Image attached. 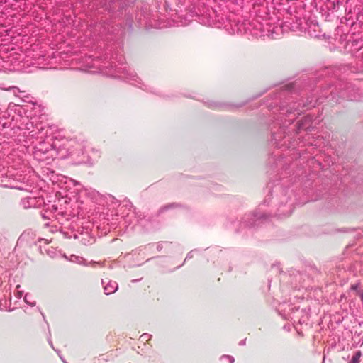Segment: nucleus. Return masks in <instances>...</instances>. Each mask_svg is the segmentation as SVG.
I'll list each match as a JSON object with an SVG mask.
<instances>
[{
	"instance_id": "obj_27",
	"label": "nucleus",
	"mask_w": 363,
	"mask_h": 363,
	"mask_svg": "<svg viewBox=\"0 0 363 363\" xmlns=\"http://www.w3.org/2000/svg\"><path fill=\"white\" fill-rule=\"evenodd\" d=\"M61 359L64 362V363H67L66 361L63 360L62 357H60Z\"/></svg>"
},
{
	"instance_id": "obj_1",
	"label": "nucleus",
	"mask_w": 363,
	"mask_h": 363,
	"mask_svg": "<svg viewBox=\"0 0 363 363\" xmlns=\"http://www.w3.org/2000/svg\"><path fill=\"white\" fill-rule=\"evenodd\" d=\"M21 130H25L23 136L26 137L23 145L28 148L31 147L34 157L40 161L47 159L45 155L55 150L54 142L50 143L45 140L48 135V128L42 123L34 124L28 118H23Z\"/></svg>"
},
{
	"instance_id": "obj_30",
	"label": "nucleus",
	"mask_w": 363,
	"mask_h": 363,
	"mask_svg": "<svg viewBox=\"0 0 363 363\" xmlns=\"http://www.w3.org/2000/svg\"><path fill=\"white\" fill-rule=\"evenodd\" d=\"M0 45H1V43H0Z\"/></svg>"
},
{
	"instance_id": "obj_5",
	"label": "nucleus",
	"mask_w": 363,
	"mask_h": 363,
	"mask_svg": "<svg viewBox=\"0 0 363 363\" xmlns=\"http://www.w3.org/2000/svg\"><path fill=\"white\" fill-rule=\"evenodd\" d=\"M194 0H166V4L169 7L176 6L181 11H182V7L184 8L185 10H189L191 13V16L194 15H200L201 12H198L195 11L194 8H191Z\"/></svg>"
},
{
	"instance_id": "obj_21",
	"label": "nucleus",
	"mask_w": 363,
	"mask_h": 363,
	"mask_svg": "<svg viewBox=\"0 0 363 363\" xmlns=\"http://www.w3.org/2000/svg\"><path fill=\"white\" fill-rule=\"evenodd\" d=\"M246 342V340H242L239 342V345L242 346L245 345Z\"/></svg>"
},
{
	"instance_id": "obj_28",
	"label": "nucleus",
	"mask_w": 363,
	"mask_h": 363,
	"mask_svg": "<svg viewBox=\"0 0 363 363\" xmlns=\"http://www.w3.org/2000/svg\"><path fill=\"white\" fill-rule=\"evenodd\" d=\"M253 35H258V33H253Z\"/></svg>"
},
{
	"instance_id": "obj_16",
	"label": "nucleus",
	"mask_w": 363,
	"mask_h": 363,
	"mask_svg": "<svg viewBox=\"0 0 363 363\" xmlns=\"http://www.w3.org/2000/svg\"><path fill=\"white\" fill-rule=\"evenodd\" d=\"M265 215L260 213V212H258V211H255L254 213H253V217H254V221H257V220H262V219H264L265 218Z\"/></svg>"
},
{
	"instance_id": "obj_6",
	"label": "nucleus",
	"mask_w": 363,
	"mask_h": 363,
	"mask_svg": "<svg viewBox=\"0 0 363 363\" xmlns=\"http://www.w3.org/2000/svg\"><path fill=\"white\" fill-rule=\"evenodd\" d=\"M356 89L352 85H348L345 89H340L337 93L338 98L346 99L349 101L356 100L357 97L354 95ZM335 94H331V96L333 99H335L337 102H339V99H336L335 96Z\"/></svg>"
},
{
	"instance_id": "obj_10",
	"label": "nucleus",
	"mask_w": 363,
	"mask_h": 363,
	"mask_svg": "<svg viewBox=\"0 0 363 363\" xmlns=\"http://www.w3.org/2000/svg\"><path fill=\"white\" fill-rule=\"evenodd\" d=\"M116 67V73H123L125 75V78L133 79L134 80V78L136 77V74L133 72H131L130 71V69L127 66H123L121 65V66L118 67L117 65H114Z\"/></svg>"
},
{
	"instance_id": "obj_7",
	"label": "nucleus",
	"mask_w": 363,
	"mask_h": 363,
	"mask_svg": "<svg viewBox=\"0 0 363 363\" xmlns=\"http://www.w3.org/2000/svg\"><path fill=\"white\" fill-rule=\"evenodd\" d=\"M17 177L18 178L15 179L16 184H11V188L23 191H29V189L31 186V185L28 184V178L26 176H23L22 177L21 175Z\"/></svg>"
},
{
	"instance_id": "obj_2",
	"label": "nucleus",
	"mask_w": 363,
	"mask_h": 363,
	"mask_svg": "<svg viewBox=\"0 0 363 363\" xmlns=\"http://www.w3.org/2000/svg\"><path fill=\"white\" fill-rule=\"evenodd\" d=\"M294 195L292 191L289 189H283L281 186L277 185L274 187L271 192L270 202L275 206H278L277 211L279 217L289 216L294 209L291 196ZM266 203H269L268 199L265 200L263 205Z\"/></svg>"
},
{
	"instance_id": "obj_3",
	"label": "nucleus",
	"mask_w": 363,
	"mask_h": 363,
	"mask_svg": "<svg viewBox=\"0 0 363 363\" xmlns=\"http://www.w3.org/2000/svg\"><path fill=\"white\" fill-rule=\"evenodd\" d=\"M54 147L58 155L62 158L72 155H79L80 153L83 154L82 145L72 139H55L54 141Z\"/></svg>"
},
{
	"instance_id": "obj_11",
	"label": "nucleus",
	"mask_w": 363,
	"mask_h": 363,
	"mask_svg": "<svg viewBox=\"0 0 363 363\" xmlns=\"http://www.w3.org/2000/svg\"><path fill=\"white\" fill-rule=\"evenodd\" d=\"M7 112H0V130L10 126Z\"/></svg>"
},
{
	"instance_id": "obj_9",
	"label": "nucleus",
	"mask_w": 363,
	"mask_h": 363,
	"mask_svg": "<svg viewBox=\"0 0 363 363\" xmlns=\"http://www.w3.org/2000/svg\"><path fill=\"white\" fill-rule=\"evenodd\" d=\"M102 284L104 285V293L106 295L111 294L116 292L118 289V284L113 281H108L107 282L102 280Z\"/></svg>"
},
{
	"instance_id": "obj_8",
	"label": "nucleus",
	"mask_w": 363,
	"mask_h": 363,
	"mask_svg": "<svg viewBox=\"0 0 363 363\" xmlns=\"http://www.w3.org/2000/svg\"><path fill=\"white\" fill-rule=\"evenodd\" d=\"M43 203V199L37 197H27L21 200V205L24 208H39Z\"/></svg>"
},
{
	"instance_id": "obj_12",
	"label": "nucleus",
	"mask_w": 363,
	"mask_h": 363,
	"mask_svg": "<svg viewBox=\"0 0 363 363\" xmlns=\"http://www.w3.org/2000/svg\"><path fill=\"white\" fill-rule=\"evenodd\" d=\"M361 357L362 352L360 350H358L354 353L351 360L348 363H359Z\"/></svg>"
},
{
	"instance_id": "obj_18",
	"label": "nucleus",
	"mask_w": 363,
	"mask_h": 363,
	"mask_svg": "<svg viewBox=\"0 0 363 363\" xmlns=\"http://www.w3.org/2000/svg\"><path fill=\"white\" fill-rule=\"evenodd\" d=\"M20 287H21L20 285H17V286H16L17 291L16 292V296L18 298H21L23 294V292L22 291L19 290Z\"/></svg>"
},
{
	"instance_id": "obj_15",
	"label": "nucleus",
	"mask_w": 363,
	"mask_h": 363,
	"mask_svg": "<svg viewBox=\"0 0 363 363\" xmlns=\"http://www.w3.org/2000/svg\"><path fill=\"white\" fill-rule=\"evenodd\" d=\"M24 301L27 304H28L31 306H33L35 305V301L32 299V296L28 294H26L25 295Z\"/></svg>"
},
{
	"instance_id": "obj_14",
	"label": "nucleus",
	"mask_w": 363,
	"mask_h": 363,
	"mask_svg": "<svg viewBox=\"0 0 363 363\" xmlns=\"http://www.w3.org/2000/svg\"><path fill=\"white\" fill-rule=\"evenodd\" d=\"M70 260L74 262H77L79 264H84L85 259L83 257H80L78 256H76L74 255H72L71 256Z\"/></svg>"
},
{
	"instance_id": "obj_17",
	"label": "nucleus",
	"mask_w": 363,
	"mask_h": 363,
	"mask_svg": "<svg viewBox=\"0 0 363 363\" xmlns=\"http://www.w3.org/2000/svg\"><path fill=\"white\" fill-rule=\"evenodd\" d=\"M298 130H300L301 129L308 130V129H309V126H306L304 125V123L302 121H299L298 123Z\"/></svg>"
},
{
	"instance_id": "obj_4",
	"label": "nucleus",
	"mask_w": 363,
	"mask_h": 363,
	"mask_svg": "<svg viewBox=\"0 0 363 363\" xmlns=\"http://www.w3.org/2000/svg\"><path fill=\"white\" fill-rule=\"evenodd\" d=\"M60 200H58L57 203L46 204L41 216L43 219H60V217H64L67 214L66 210L62 207L61 204L59 205Z\"/></svg>"
},
{
	"instance_id": "obj_23",
	"label": "nucleus",
	"mask_w": 363,
	"mask_h": 363,
	"mask_svg": "<svg viewBox=\"0 0 363 363\" xmlns=\"http://www.w3.org/2000/svg\"><path fill=\"white\" fill-rule=\"evenodd\" d=\"M359 296H360L362 301H363V292L360 293Z\"/></svg>"
},
{
	"instance_id": "obj_20",
	"label": "nucleus",
	"mask_w": 363,
	"mask_h": 363,
	"mask_svg": "<svg viewBox=\"0 0 363 363\" xmlns=\"http://www.w3.org/2000/svg\"><path fill=\"white\" fill-rule=\"evenodd\" d=\"M222 358H225L228 360L229 363H234V357L230 355H223Z\"/></svg>"
},
{
	"instance_id": "obj_29",
	"label": "nucleus",
	"mask_w": 363,
	"mask_h": 363,
	"mask_svg": "<svg viewBox=\"0 0 363 363\" xmlns=\"http://www.w3.org/2000/svg\"><path fill=\"white\" fill-rule=\"evenodd\" d=\"M254 225L253 223H251L249 224V225Z\"/></svg>"
},
{
	"instance_id": "obj_19",
	"label": "nucleus",
	"mask_w": 363,
	"mask_h": 363,
	"mask_svg": "<svg viewBox=\"0 0 363 363\" xmlns=\"http://www.w3.org/2000/svg\"><path fill=\"white\" fill-rule=\"evenodd\" d=\"M150 337V335L147 333H144L140 336L141 341H147Z\"/></svg>"
},
{
	"instance_id": "obj_13",
	"label": "nucleus",
	"mask_w": 363,
	"mask_h": 363,
	"mask_svg": "<svg viewBox=\"0 0 363 363\" xmlns=\"http://www.w3.org/2000/svg\"><path fill=\"white\" fill-rule=\"evenodd\" d=\"M261 36H268V37H270L272 38H276V37L277 36V33L274 31V28H272V30H267V33H264V31L262 30L261 31V34H260Z\"/></svg>"
},
{
	"instance_id": "obj_24",
	"label": "nucleus",
	"mask_w": 363,
	"mask_h": 363,
	"mask_svg": "<svg viewBox=\"0 0 363 363\" xmlns=\"http://www.w3.org/2000/svg\"><path fill=\"white\" fill-rule=\"evenodd\" d=\"M352 289H354V290L357 289V285H352Z\"/></svg>"
},
{
	"instance_id": "obj_26",
	"label": "nucleus",
	"mask_w": 363,
	"mask_h": 363,
	"mask_svg": "<svg viewBox=\"0 0 363 363\" xmlns=\"http://www.w3.org/2000/svg\"><path fill=\"white\" fill-rule=\"evenodd\" d=\"M49 343H50V345H51V347H53V346H52V342H51L50 340H49Z\"/></svg>"
},
{
	"instance_id": "obj_25",
	"label": "nucleus",
	"mask_w": 363,
	"mask_h": 363,
	"mask_svg": "<svg viewBox=\"0 0 363 363\" xmlns=\"http://www.w3.org/2000/svg\"><path fill=\"white\" fill-rule=\"evenodd\" d=\"M74 185H75V186H79V185H80L78 182H75V181H74Z\"/></svg>"
},
{
	"instance_id": "obj_22",
	"label": "nucleus",
	"mask_w": 363,
	"mask_h": 363,
	"mask_svg": "<svg viewBox=\"0 0 363 363\" xmlns=\"http://www.w3.org/2000/svg\"><path fill=\"white\" fill-rule=\"evenodd\" d=\"M192 252H193V251L190 252L188 254V255H187V257H186V259L187 258H190V257H192V255H191Z\"/></svg>"
}]
</instances>
